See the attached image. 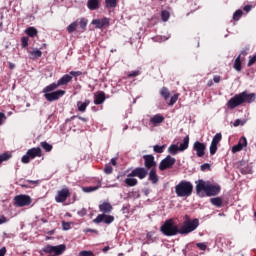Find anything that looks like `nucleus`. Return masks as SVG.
Listing matches in <instances>:
<instances>
[{
    "instance_id": "f03ea898",
    "label": "nucleus",
    "mask_w": 256,
    "mask_h": 256,
    "mask_svg": "<svg viewBox=\"0 0 256 256\" xmlns=\"http://www.w3.org/2000/svg\"><path fill=\"white\" fill-rule=\"evenodd\" d=\"M199 227V219L194 218L191 220L189 215L184 216V222L182 227L180 228V235L182 237H185L186 235H189V233H193V231H196V229Z\"/></svg>"
},
{
    "instance_id": "338daca9",
    "label": "nucleus",
    "mask_w": 256,
    "mask_h": 256,
    "mask_svg": "<svg viewBox=\"0 0 256 256\" xmlns=\"http://www.w3.org/2000/svg\"><path fill=\"white\" fill-rule=\"evenodd\" d=\"M7 254V248L6 247H2L0 249V256H5Z\"/></svg>"
},
{
    "instance_id": "39448f33",
    "label": "nucleus",
    "mask_w": 256,
    "mask_h": 256,
    "mask_svg": "<svg viewBox=\"0 0 256 256\" xmlns=\"http://www.w3.org/2000/svg\"><path fill=\"white\" fill-rule=\"evenodd\" d=\"M67 249V246L65 244H60L57 246H51V245H46L42 248V253H46L50 256H59L63 255Z\"/></svg>"
},
{
    "instance_id": "aec40b11",
    "label": "nucleus",
    "mask_w": 256,
    "mask_h": 256,
    "mask_svg": "<svg viewBox=\"0 0 256 256\" xmlns=\"http://www.w3.org/2000/svg\"><path fill=\"white\" fill-rule=\"evenodd\" d=\"M99 211L105 215V213H111L113 211V206L111 203L104 202L99 205Z\"/></svg>"
},
{
    "instance_id": "bf43d9fd",
    "label": "nucleus",
    "mask_w": 256,
    "mask_h": 256,
    "mask_svg": "<svg viewBox=\"0 0 256 256\" xmlns=\"http://www.w3.org/2000/svg\"><path fill=\"white\" fill-rule=\"evenodd\" d=\"M178 99H179V97H171L168 105L173 106L174 104L177 103Z\"/></svg>"
},
{
    "instance_id": "13d9d810",
    "label": "nucleus",
    "mask_w": 256,
    "mask_h": 256,
    "mask_svg": "<svg viewBox=\"0 0 256 256\" xmlns=\"http://www.w3.org/2000/svg\"><path fill=\"white\" fill-rule=\"evenodd\" d=\"M81 256H92L93 252L92 251H87V250H83L80 252Z\"/></svg>"
},
{
    "instance_id": "f8f14e48",
    "label": "nucleus",
    "mask_w": 256,
    "mask_h": 256,
    "mask_svg": "<svg viewBox=\"0 0 256 256\" xmlns=\"http://www.w3.org/2000/svg\"><path fill=\"white\" fill-rule=\"evenodd\" d=\"M144 159V169H147V171H149V169H155V167H157V162L155 161V156H153V154H147L143 156Z\"/></svg>"
},
{
    "instance_id": "f3484780",
    "label": "nucleus",
    "mask_w": 256,
    "mask_h": 256,
    "mask_svg": "<svg viewBox=\"0 0 256 256\" xmlns=\"http://www.w3.org/2000/svg\"><path fill=\"white\" fill-rule=\"evenodd\" d=\"M109 23V18H102L92 20L91 25H95L96 29H103V27H109Z\"/></svg>"
},
{
    "instance_id": "e433bc0d",
    "label": "nucleus",
    "mask_w": 256,
    "mask_h": 256,
    "mask_svg": "<svg viewBox=\"0 0 256 256\" xmlns=\"http://www.w3.org/2000/svg\"><path fill=\"white\" fill-rule=\"evenodd\" d=\"M165 145H154L153 146V151H154V153H159V154H161V153H164V151H165Z\"/></svg>"
},
{
    "instance_id": "49530a36",
    "label": "nucleus",
    "mask_w": 256,
    "mask_h": 256,
    "mask_svg": "<svg viewBox=\"0 0 256 256\" xmlns=\"http://www.w3.org/2000/svg\"><path fill=\"white\" fill-rule=\"evenodd\" d=\"M238 144L242 147H247V138L245 136H242L238 142Z\"/></svg>"
},
{
    "instance_id": "b1692460",
    "label": "nucleus",
    "mask_w": 256,
    "mask_h": 256,
    "mask_svg": "<svg viewBox=\"0 0 256 256\" xmlns=\"http://www.w3.org/2000/svg\"><path fill=\"white\" fill-rule=\"evenodd\" d=\"M87 7L90 11H97L99 9V0H88Z\"/></svg>"
},
{
    "instance_id": "de8ad7c7",
    "label": "nucleus",
    "mask_w": 256,
    "mask_h": 256,
    "mask_svg": "<svg viewBox=\"0 0 256 256\" xmlns=\"http://www.w3.org/2000/svg\"><path fill=\"white\" fill-rule=\"evenodd\" d=\"M215 153H217V144H213V142H211V144H210V155H215Z\"/></svg>"
},
{
    "instance_id": "9b49d317",
    "label": "nucleus",
    "mask_w": 256,
    "mask_h": 256,
    "mask_svg": "<svg viewBox=\"0 0 256 256\" xmlns=\"http://www.w3.org/2000/svg\"><path fill=\"white\" fill-rule=\"evenodd\" d=\"M195 184H196V195H198V197H205L207 193V187L209 186V184H207V182H205V180L203 179L197 180Z\"/></svg>"
},
{
    "instance_id": "c756f323",
    "label": "nucleus",
    "mask_w": 256,
    "mask_h": 256,
    "mask_svg": "<svg viewBox=\"0 0 256 256\" xmlns=\"http://www.w3.org/2000/svg\"><path fill=\"white\" fill-rule=\"evenodd\" d=\"M26 35H28V37H36L37 33H39L35 27H28L25 30Z\"/></svg>"
},
{
    "instance_id": "69168bd1",
    "label": "nucleus",
    "mask_w": 256,
    "mask_h": 256,
    "mask_svg": "<svg viewBox=\"0 0 256 256\" xmlns=\"http://www.w3.org/2000/svg\"><path fill=\"white\" fill-rule=\"evenodd\" d=\"M121 211H122L123 214L129 213V205H127V206L124 205V206L122 207Z\"/></svg>"
},
{
    "instance_id": "79ce46f5",
    "label": "nucleus",
    "mask_w": 256,
    "mask_h": 256,
    "mask_svg": "<svg viewBox=\"0 0 256 256\" xmlns=\"http://www.w3.org/2000/svg\"><path fill=\"white\" fill-rule=\"evenodd\" d=\"M160 95L162 97H171V93H169V89L167 87H163L160 91Z\"/></svg>"
},
{
    "instance_id": "3c124183",
    "label": "nucleus",
    "mask_w": 256,
    "mask_h": 256,
    "mask_svg": "<svg viewBox=\"0 0 256 256\" xmlns=\"http://www.w3.org/2000/svg\"><path fill=\"white\" fill-rule=\"evenodd\" d=\"M239 151H243V148L239 144L232 147V153H239Z\"/></svg>"
},
{
    "instance_id": "603ef678",
    "label": "nucleus",
    "mask_w": 256,
    "mask_h": 256,
    "mask_svg": "<svg viewBox=\"0 0 256 256\" xmlns=\"http://www.w3.org/2000/svg\"><path fill=\"white\" fill-rule=\"evenodd\" d=\"M196 246L200 251H205L207 249V244H205L204 242L197 243Z\"/></svg>"
},
{
    "instance_id": "cd10ccee",
    "label": "nucleus",
    "mask_w": 256,
    "mask_h": 256,
    "mask_svg": "<svg viewBox=\"0 0 256 256\" xmlns=\"http://www.w3.org/2000/svg\"><path fill=\"white\" fill-rule=\"evenodd\" d=\"M210 203H212L214 207H223V199H221V197L211 198Z\"/></svg>"
},
{
    "instance_id": "ea45409f",
    "label": "nucleus",
    "mask_w": 256,
    "mask_h": 256,
    "mask_svg": "<svg viewBox=\"0 0 256 256\" xmlns=\"http://www.w3.org/2000/svg\"><path fill=\"white\" fill-rule=\"evenodd\" d=\"M106 7L108 9H112L113 7H117V0H105Z\"/></svg>"
},
{
    "instance_id": "7ed1b4c3",
    "label": "nucleus",
    "mask_w": 256,
    "mask_h": 256,
    "mask_svg": "<svg viewBox=\"0 0 256 256\" xmlns=\"http://www.w3.org/2000/svg\"><path fill=\"white\" fill-rule=\"evenodd\" d=\"M175 193L177 197H191L193 195V183L187 180L180 181L175 186Z\"/></svg>"
},
{
    "instance_id": "680f3d73",
    "label": "nucleus",
    "mask_w": 256,
    "mask_h": 256,
    "mask_svg": "<svg viewBox=\"0 0 256 256\" xmlns=\"http://www.w3.org/2000/svg\"><path fill=\"white\" fill-rule=\"evenodd\" d=\"M84 233H95L96 235H99V231L91 228H87L84 230Z\"/></svg>"
},
{
    "instance_id": "423d86ee",
    "label": "nucleus",
    "mask_w": 256,
    "mask_h": 256,
    "mask_svg": "<svg viewBox=\"0 0 256 256\" xmlns=\"http://www.w3.org/2000/svg\"><path fill=\"white\" fill-rule=\"evenodd\" d=\"M43 153L41 152V149L39 147H33L31 149H28L26 154L22 156L21 162L24 163V165H27L31 163V159H36V157H42Z\"/></svg>"
},
{
    "instance_id": "5fc2aeb1",
    "label": "nucleus",
    "mask_w": 256,
    "mask_h": 256,
    "mask_svg": "<svg viewBox=\"0 0 256 256\" xmlns=\"http://www.w3.org/2000/svg\"><path fill=\"white\" fill-rule=\"evenodd\" d=\"M104 173H106V175H111L113 173V167L109 165L105 166Z\"/></svg>"
},
{
    "instance_id": "864d4df0",
    "label": "nucleus",
    "mask_w": 256,
    "mask_h": 256,
    "mask_svg": "<svg viewBox=\"0 0 256 256\" xmlns=\"http://www.w3.org/2000/svg\"><path fill=\"white\" fill-rule=\"evenodd\" d=\"M62 228L64 231H69V229H71V223L63 221Z\"/></svg>"
},
{
    "instance_id": "20e7f679",
    "label": "nucleus",
    "mask_w": 256,
    "mask_h": 256,
    "mask_svg": "<svg viewBox=\"0 0 256 256\" xmlns=\"http://www.w3.org/2000/svg\"><path fill=\"white\" fill-rule=\"evenodd\" d=\"M71 81H73V76L70 72L69 74L63 75L57 82H53L46 86L43 89V93H51V91H55L58 87H63L64 85L71 83Z\"/></svg>"
},
{
    "instance_id": "6e6552de",
    "label": "nucleus",
    "mask_w": 256,
    "mask_h": 256,
    "mask_svg": "<svg viewBox=\"0 0 256 256\" xmlns=\"http://www.w3.org/2000/svg\"><path fill=\"white\" fill-rule=\"evenodd\" d=\"M14 203L16 207H28V205L33 203V200L27 194H20L14 197Z\"/></svg>"
},
{
    "instance_id": "e2e57ef3",
    "label": "nucleus",
    "mask_w": 256,
    "mask_h": 256,
    "mask_svg": "<svg viewBox=\"0 0 256 256\" xmlns=\"http://www.w3.org/2000/svg\"><path fill=\"white\" fill-rule=\"evenodd\" d=\"M239 125H245V122H243L241 119H236L234 122V127H239Z\"/></svg>"
},
{
    "instance_id": "5701e85b",
    "label": "nucleus",
    "mask_w": 256,
    "mask_h": 256,
    "mask_svg": "<svg viewBox=\"0 0 256 256\" xmlns=\"http://www.w3.org/2000/svg\"><path fill=\"white\" fill-rule=\"evenodd\" d=\"M135 176H129L127 175V178L124 180V183L127 185V187H135L139 181L137 178H133Z\"/></svg>"
},
{
    "instance_id": "0e129e2a",
    "label": "nucleus",
    "mask_w": 256,
    "mask_h": 256,
    "mask_svg": "<svg viewBox=\"0 0 256 256\" xmlns=\"http://www.w3.org/2000/svg\"><path fill=\"white\" fill-rule=\"evenodd\" d=\"M78 215L79 217H85V215H87V210L85 208L81 209L78 211Z\"/></svg>"
},
{
    "instance_id": "58836bf2",
    "label": "nucleus",
    "mask_w": 256,
    "mask_h": 256,
    "mask_svg": "<svg viewBox=\"0 0 256 256\" xmlns=\"http://www.w3.org/2000/svg\"><path fill=\"white\" fill-rule=\"evenodd\" d=\"M169 17H171V14L169 13V11L163 10L161 12V19H162V21H164V22L169 21Z\"/></svg>"
},
{
    "instance_id": "4d7b16f0",
    "label": "nucleus",
    "mask_w": 256,
    "mask_h": 256,
    "mask_svg": "<svg viewBox=\"0 0 256 256\" xmlns=\"http://www.w3.org/2000/svg\"><path fill=\"white\" fill-rule=\"evenodd\" d=\"M70 75H72V77H80V75H83V72H81V71H70Z\"/></svg>"
},
{
    "instance_id": "052dcab7",
    "label": "nucleus",
    "mask_w": 256,
    "mask_h": 256,
    "mask_svg": "<svg viewBox=\"0 0 256 256\" xmlns=\"http://www.w3.org/2000/svg\"><path fill=\"white\" fill-rule=\"evenodd\" d=\"M13 237H15V235L11 233H7V232L3 233V239H13Z\"/></svg>"
},
{
    "instance_id": "6e6d98bb",
    "label": "nucleus",
    "mask_w": 256,
    "mask_h": 256,
    "mask_svg": "<svg viewBox=\"0 0 256 256\" xmlns=\"http://www.w3.org/2000/svg\"><path fill=\"white\" fill-rule=\"evenodd\" d=\"M80 27H81V29H86V27H87V19L81 18V20H80Z\"/></svg>"
},
{
    "instance_id": "a18cd8bd",
    "label": "nucleus",
    "mask_w": 256,
    "mask_h": 256,
    "mask_svg": "<svg viewBox=\"0 0 256 256\" xmlns=\"http://www.w3.org/2000/svg\"><path fill=\"white\" fill-rule=\"evenodd\" d=\"M21 45L23 47V49H25V47L29 46V38L28 37H22L21 38Z\"/></svg>"
},
{
    "instance_id": "bb28decb",
    "label": "nucleus",
    "mask_w": 256,
    "mask_h": 256,
    "mask_svg": "<svg viewBox=\"0 0 256 256\" xmlns=\"http://www.w3.org/2000/svg\"><path fill=\"white\" fill-rule=\"evenodd\" d=\"M240 173L242 175H252L253 174V167L251 165H246L240 168Z\"/></svg>"
},
{
    "instance_id": "9d476101",
    "label": "nucleus",
    "mask_w": 256,
    "mask_h": 256,
    "mask_svg": "<svg viewBox=\"0 0 256 256\" xmlns=\"http://www.w3.org/2000/svg\"><path fill=\"white\" fill-rule=\"evenodd\" d=\"M147 175H149V170L145 167H136L128 174V177H138V179L143 180Z\"/></svg>"
},
{
    "instance_id": "393cba45",
    "label": "nucleus",
    "mask_w": 256,
    "mask_h": 256,
    "mask_svg": "<svg viewBox=\"0 0 256 256\" xmlns=\"http://www.w3.org/2000/svg\"><path fill=\"white\" fill-rule=\"evenodd\" d=\"M180 148V151H187L189 149V135L185 136L183 141L178 146Z\"/></svg>"
},
{
    "instance_id": "4be33fe9",
    "label": "nucleus",
    "mask_w": 256,
    "mask_h": 256,
    "mask_svg": "<svg viewBox=\"0 0 256 256\" xmlns=\"http://www.w3.org/2000/svg\"><path fill=\"white\" fill-rule=\"evenodd\" d=\"M44 97H63L65 90H53L51 92H44Z\"/></svg>"
},
{
    "instance_id": "c85d7f7f",
    "label": "nucleus",
    "mask_w": 256,
    "mask_h": 256,
    "mask_svg": "<svg viewBox=\"0 0 256 256\" xmlns=\"http://www.w3.org/2000/svg\"><path fill=\"white\" fill-rule=\"evenodd\" d=\"M40 146L42 149H44V151H46V153H51V151H53V145L49 144L47 141L41 142Z\"/></svg>"
},
{
    "instance_id": "72a5a7b5",
    "label": "nucleus",
    "mask_w": 256,
    "mask_h": 256,
    "mask_svg": "<svg viewBox=\"0 0 256 256\" xmlns=\"http://www.w3.org/2000/svg\"><path fill=\"white\" fill-rule=\"evenodd\" d=\"M78 25H79V23H78L77 21L72 22V23L67 27L68 33H74V31H77Z\"/></svg>"
},
{
    "instance_id": "2eb2a0df",
    "label": "nucleus",
    "mask_w": 256,
    "mask_h": 256,
    "mask_svg": "<svg viewBox=\"0 0 256 256\" xmlns=\"http://www.w3.org/2000/svg\"><path fill=\"white\" fill-rule=\"evenodd\" d=\"M205 149H207V146L205 143L196 141L193 144V151H196L197 157H204L205 156Z\"/></svg>"
},
{
    "instance_id": "a211bd4d",
    "label": "nucleus",
    "mask_w": 256,
    "mask_h": 256,
    "mask_svg": "<svg viewBox=\"0 0 256 256\" xmlns=\"http://www.w3.org/2000/svg\"><path fill=\"white\" fill-rule=\"evenodd\" d=\"M148 181L152 183V185H157L159 183V175H157V169L152 168L148 173Z\"/></svg>"
},
{
    "instance_id": "37998d69",
    "label": "nucleus",
    "mask_w": 256,
    "mask_h": 256,
    "mask_svg": "<svg viewBox=\"0 0 256 256\" xmlns=\"http://www.w3.org/2000/svg\"><path fill=\"white\" fill-rule=\"evenodd\" d=\"M139 75H141V70H135V71H131L127 74V77L129 79H131V77H139Z\"/></svg>"
},
{
    "instance_id": "f704fd0d",
    "label": "nucleus",
    "mask_w": 256,
    "mask_h": 256,
    "mask_svg": "<svg viewBox=\"0 0 256 256\" xmlns=\"http://www.w3.org/2000/svg\"><path fill=\"white\" fill-rule=\"evenodd\" d=\"M11 157H12V155L9 152L2 153L0 155V165H1V163H3V161H9L11 159Z\"/></svg>"
},
{
    "instance_id": "ddd939ff",
    "label": "nucleus",
    "mask_w": 256,
    "mask_h": 256,
    "mask_svg": "<svg viewBox=\"0 0 256 256\" xmlns=\"http://www.w3.org/2000/svg\"><path fill=\"white\" fill-rule=\"evenodd\" d=\"M115 221V217L107 214H99L94 220L93 223L99 225V223H105L106 225H111Z\"/></svg>"
},
{
    "instance_id": "6ab92c4d",
    "label": "nucleus",
    "mask_w": 256,
    "mask_h": 256,
    "mask_svg": "<svg viewBox=\"0 0 256 256\" xmlns=\"http://www.w3.org/2000/svg\"><path fill=\"white\" fill-rule=\"evenodd\" d=\"M165 121V116L163 114H155L153 117L150 118V123L157 127V125H161Z\"/></svg>"
},
{
    "instance_id": "a19ab883",
    "label": "nucleus",
    "mask_w": 256,
    "mask_h": 256,
    "mask_svg": "<svg viewBox=\"0 0 256 256\" xmlns=\"http://www.w3.org/2000/svg\"><path fill=\"white\" fill-rule=\"evenodd\" d=\"M105 99H107V97H95L94 105H103V103H105Z\"/></svg>"
},
{
    "instance_id": "473e14b6",
    "label": "nucleus",
    "mask_w": 256,
    "mask_h": 256,
    "mask_svg": "<svg viewBox=\"0 0 256 256\" xmlns=\"http://www.w3.org/2000/svg\"><path fill=\"white\" fill-rule=\"evenodd\" d=\"M234 69L235 71H241L242 67H241V55H239L234 62Z\"/></svg>"
},
{
    "instance_id": "4c0bfd02",
    "label": "nucleus",
    "mask_w": 256,
    "mask_h": 256,
    "mask_svg": "<svg viewBox=\"0 0 256 256\" xmlns=\"http://www.w3.org/2000/svg\"><path fill=\"white\" fill-rule=\"evenodd\" d=\"M241 17H243V10H241V9L236 10L233 14L234 21H239V19H241Z\"/></svg>"
},
{
    "instance_id": "a878e982",
    "label": "nucleus",
    "mask_w": 256,
    "mask_h": 256,
    "mask_svg": "<svg viewBox=\"0 0 256 256\" xmlns=\"http://www.w3.org/2000/svg\"><path fill=\"white\" fill-rule=\"evenodd\" d=\"M168 153H170V155H177V153H181V149L177 144H171L168 147Z\"/></svg>"
},
{
    "instance_id": "09e8293b",
    "label": "nucleus",
    "mask_w": 256,
    "mask_h": 256,
    "mask_svg": "<svg viewBox=\"0 0 256 256\" xmlns=\"http://www.w3.org/2000/svg\"><path fill=\"white\" fill-rule=\"evenodd\" d=\"M211 169V164L209 163H204L200 166L201 171H209Z\"/></svg>"
},
{
    "instance_id": "1a4fd4ad",
    "label": "nucleus",
    "mask_w": 256,
    "mask_h": 256,
    "mask_svg": "<svg viewBox=\"0 0 256 256\" xmlns=\"http://www.w3.org/2000/svg\"><path fill=\"white\" fill-rule=\"evenodd\" d=\"M176 162L177 160L175 158L171 157V155H168L163 160H161L159 169L160 171H167V169H171Z\"/></svg>"
},
{
    "instance_id": "2f4dec72",
    "label": "nucleus",
    "mask_w": 256,
    "mask_h": 256,
    "mask_svg": "<svg viewBox=\"0 0 256 256\" xmlns=\"http://www.w3.org/2000/svg\"><path fill=\"white\" fill-rule=\"evenodd\" d=\"M221 139H223V135L221 133H216L215 136L212 138L211 143L219 145V143H221Z\"/></svg>"
},
{
    "instance_id": "c9c22d12",
    "label": "nucleus",
    "mask_w": 256,
    "mask_h": 256,
    "mask_svg": "<svg viewBox=\"0 0 256 256\" xmlns=\"http://www.w3.org/2000/svg\"><path fill=\"white\" fill-rule=\"evenodd\" d=\"M99 187H101V185L87 186V187H83V191H84V193H93V191H97V189H99Z\"/></svg>"
},
{
    "instance_id": "774afa93",
    "label": "nucleus",
    "mask_w": 256,
    "mask_h": 256,
    "mask_svg": "<svg viewBox=\"0 0 256 256\" xmlns=\"http://www.w3.org/2000/svg\"><path fill=\"white\" fill-rule=\"evenodd\" d=\"M244 11L246 12V13H249L250 11H251V9H253V6L252 5H246V6H244Z\"/></svg>"
},
{
    "instance_id": "8fccbe9b",
    "label": "nucleus",
    "mask_w": 256,
    "mask_h": 256,
    "mask_svg": "<svg viewBox=\"0 0 256 256\" xmlns=\"http://www.w3.org/2000/svg\"><path fill=\"white\" fill-rule=\"evenodd\" d=\"M256 62V55L250 56L247 66L252 67V65H255Z\"/></svg>"
},
{
    "instance_id": "4468645a",
    "label": "nucleus",
    "mask_w": 256,
    "mask_h": 256,
    "mask_svg": "<svg viewBox=\"0 0 256 256\" xmlns=\"http://www.w3.org/2000/svg\"><path fill=\"white\" fill-rule=\"evenodd\" d=\"M221 193V186L219 184H208L206 188V197H215Z\"/></svg>"
},
{
    "instance_id": "f257e3e1",
    "label": "nucleus",
    "mask_w": 256,
    "mask_h": 256,
    "mask_svg": "<svg viewBox=\"0 0 256 256\" xmlns=\"http://www.w3.org/2000/svg\"><path fill=\"white\" fill-rule=\"evenodd\" d=\"M160 231L162 234L165 235V237H175V235H181V228L177 224H175V221L173 219H167L160 227Z\"/></svg>"
},
{
    "instance_id": "0eeeda50",
    "label": "nucleus",
    "mask_w": 256,
    "mask_h": 256,
    "mask_svg": "<svg viewBox=\"0 0 256 256\" xmlns=\"http://www.w3.org/2000/svg\"><path fill=\"white\" fill-rule=\"evenodd\" d=\"M255 101V97H235L231 98L227 105L228 109H235V107H239V105H243V103H253Z\"/></svg>"
},
{
    "instance_id": "c03bdc74",
    "label": "nucleus",
    "mask_w": 256,
    "mask_h": 256,
    "mask_svg": "<svg viewBox=\"0 0 256 256\" xmlns=\"http://www.w3.org/2000/svg\"><path fill=\"white\" fill-rule=\"evenodd\" d=\"M235 97H255V93H250L247 91H244L238 95H235Z\"/></svg>"
},
{
    "instance_id": "412c9836",
    "label": "nucleus",
    "mask_w": 256,
    "mask_h": 256,
    "mask_svg": "<svg viewBox=\"0 0 256 256\" xmlns=\"http://www.w3.org/2000/svg\"><path fill=\"white\" fill-rule=\"evenodd\" d=\"M91 103V101L85 99L84 101H78L77 102V108L78 111L80 113H85V111L87 110V107H89V104Z\"/></svg>"
},
{
    "instance_id": "7c9ffc66",
    "label": "nucleus",
    "mask_w": 256,
    "mask_h": 256,
    "mask_svg": "<svg viewBox=\"0 0 256 256\" xmlns=\"http://www.w3.org/2000/svg\"><path fill=\"white\" fill-rule=\"evenodd\" d=\"M30 55L31 59H39L43 55V52H41L39 49H34L30 52Z\"/></svg>"
},
{
    "instance_id": "dca6fc26",
    "label": "nucleus",
    "mask_w": 256,
    "mask_h": 256,
    "mask_svg": "<svg viewBox=\"0 0 256 256\" xmlns=\"http://www.w3.org/2000/svg\"><path fill=\"white\" fill-rule=\"evenodd\" d=\"M69 195H70L69 188H64L58 191L57 195L55 196L56 203H65Z\"/></svg>"
}]
</instances>
